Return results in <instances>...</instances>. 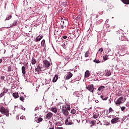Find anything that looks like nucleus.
<instances>
[{
	"label": "nucleus",
	"mask_w": 129,
	"mask_h": 129,
	"mask_svg": "<svg viewBox=\"0 0 129 129\" xmlns=\"http://www.w3.org/2000/svg\"><path fill=\"white\" fill-rule=\"evenodd\" d=\"M0 112L3 114H5L6 116L10 115L9 109L6 108L4 106L0 107Z\"/></svg>",
	"instance_id": "f257e3e1"
},
{
	"label": "nucleus",
	"mask_w": 129,
	"mask_h": 129,
	"mask_svg": "<svg viewBox=\"0 0 129 129\" xmlns=\"http://www.w3.org/2000/svg\"><path fill=\"white\" fill-rule=\"evenodd\" d=\"M61 112L62 114H64L65 116H68L69 115V112L67 110V107H62L61 109Z\"/></svg>",
	"instance_id": "f03ea898"
},
{
	"label": "nucleus",
	"mask_w": 129,
	"mask_h": 129,
	"mask_svg": "<svg viewBox=\"0 0 129 129\" xmlns=\"http://www.w3.org/2000/svg\"><path fill=\"white\" fill-rule=\"evenodd\" d=\"M86 89H88L89 91H90V92L93 93V92L94 91V86L92 84L89 85L86 87Z\"/></svg>",
	"instance_id": "7ed1b4c3"
},
{
	"label": "nucleus",
	"mask_w": 129,
	"mask_h": 129,
	"mask_svg": "<svg viewBox=\"0 0 129 129\" xmlns=\"http://www.w3.org/2000/svg\"><path fill=\"white\" fill-rule=\"evenodd\" d=\"M123 100V97H120V98H119L115 103L116 105L117 106L120 105V104L122 103Z\"/></svg>",
	"instance_id": "20e7f679"
},
{
	"label": "nucleus",
	"mask_w": 129,
	"mask_h": 129,
	"mask_svg": "<svg viewBox=\"0 0 129 129\" xmlns=\"http://www.w3.org/2000/svg\"><path fill=\"white\" fill-rule=\"evenodd\" d=\"M65 124L66 125H71L72 124H74L73 122L70 120V118H68L66 120Z\"/></svg>",
	"instance_id": "39448f33"
},
{
	"label": "nucleus",
	"mask_w": 129,
	"mask_h": 129,
	"mask_svg": "<svg viewBox=\"0 0 129 129\" xmlns=\"http://www.w3.org/2000/svg\"><path fill=\"white\" fill-rule=\"evenodd\" d=\"M43 62L44 66L45 67H46V68H48V67H50V66H51V63L49 61L47 60H43Z\"/></svg>",
	"instance_id": "423d86ee"
},
{
	"label": "nucleus",
	"mask_w": 129,
	"mask_h": 129,
	"mask_svg": "<svg viewBox=\"0 0 129 129\" xmlns=\"http://www.w3.org/2000/svg\"><path fill=\"white\" fill-rule=\"evenodd\" d=\"M53 116V113H52L51 112H48L45 117V118L46 119H51V118Z\"/></svg>",
	"instance_id": "0eeeda50"
},
{
	"label": "nucleus",
	"mask_w": 129,
	"mask_h": 129,
	"mask_svg": "<svg viewBox=\"0 0 129 129\" xmlns=\"http://www.w3.org/2000/svg\"><path fill=\"white\" fill-rule=\"evenodd\" d=\"M35 121H36L37 123L41 122V121H43V118L41 117H35Z\"/></svg>",
	"instance_id": "6e6552de"
},
{
	"label": "nucleus",
	"mask_w": 129,
	"mask_h": 129,
	"mask_svg": "<svg viewBox=\"0 0 129 129\" xmlns=\"http://www.w3.org/2000/svg\"><path fill=\"white\" fill-rule=\"evenodd\" d=\"M119 119V118L118 117L114 118L112 120H111V122L112 124L117 123V122H118Z\"/></svg>",
	"instance_id": "1a4fd4ad"
},
{
	"label": "nucleus",
	"mask_w": 129,
	"mask_h": 129,
	"mask_svg": "<svg viewBox=\"0 0 129 129\" xmlns=\"http://www.w3.org/2000/svg\"><path fill=\"white\" fill-rule=\"evenodd\" d=\"M35 70L37 72H42V67L41 66V64H38L37 68L35 69Z\"/></svg>",
	"instance_id": "9d476101"
},
{
	"label": "nucleus",
	"mask_w": 129,
	"mask_h": 129,
	"mask_svg": "<svg viewBox=\"0 0 129 129\" xmlns=\"http://www.w3.org/2000/svg\"><path fill=\"white\" fill-rule=\"evenodd\" d=\"M42 39H43V36H38L35 40V42H40V41H41V40H42Z\"/></svg>",
	"instance_id": "9b49d317"
},
{
	"label": "nucleus",
	"mask_w": 129,
	"mask_h": 129,
	"mask_svg": "<svg viewBox=\"0 0 129 129\" xmlns=\"http://www.w3.org/2000/svg\"><path fill=\"white\" fill-rule=\"evenodd\" d=\"M53 123L55 124V125H56L57 126H61V125H62V123L61 122V121H54Z\"/></svg>",
	"instance_id": "f8f14e48"
},
{
	"label": "nucleus",
	"mask_w": 129,
	"mask_h": 129,
	"mask_svg": "<svg viewBox=\"0 0 129 129\" xmlns=\"http://www.w3.org/2000/svg\"><path fill=\"white\" fill-rule=\"evenodd\" d=\"M50 110L54 112V113H57L58 112V108L56 107H51Z\"/></svg>",
	"instance_id": "ddd939ff"
},
{
	"label": "nucleus",
	"mask_w": 129,
	"mask_h": 129,
	"mask_svg": "<svg viewBox=\"0 0 129 129\" xmlns=\"http://www.w3.org/2000/svg\"><path fill=\"white\" fill-rule=\"evenodd\" d=\"M109 56H111L110 55L105 54L103 56V59L104 60V61H106V60H108V59H110Z\"/></svg>",
	"instance_id": "4468645a"
},
{
	"label": "nucleus",
	"mask_w": 129,
	"mask_h": 129,
	"mask_svg": "<svg viewBox=\"0 0 129 129\" xmlns=\"http://www.w3.org/2000/svg\"><path fill=\"white\" fill-rule=\"evenodd\" d=\"M72 76H73V74L70 72L68 73V75L67 76L66 79H70Z\"/></svg>",
	"instance_id": "2eb2a0df"
},
{
	"label": "nucleus",
	"mask_w": 129,
	"mask_h": 129,
	"mask_svg": "<svg viewBox=\"0 0 129 129\" xmlns=\"http://www.w3.org/2000/svg\"><path fill=\"white\" fill-rule=\"evenodd\" d=\"M99 116V114L98 113L94 112L93 113V118H97Z\"/></svg>",
	"instance_id": "dca6fc26"
},
{
	"label": "nucleus",
	"mask_w": 129,
	"mask_h": 129,
	"mask_svg": "<svg viewBox=\"0 0 129 129\" xmlns=\"http://www.w3.org/2000/svg\"><path fill=\"white\" fill-rule=\"evenodd\" d=\"M37 63V59H36L35 58L32 57L31 59V64L32 65H35Z\"/></svg>",
	"instance_id": "f3484780"
},
{
	"label": "nucleus",
	"mask_w": 129,
	"mask_h": 129,
	"mask_svg": "<svg viewBox=\"0 0 129 129\" xmlns=\"http://www.w3.org/2000/svg\"><path fill=\"white\" fill-rule=\"evenodd\" d=\"M105 88V87L103 86H100L97 90V91H98V92H99L100 91H103V90H104V89Z\"/></svg>",
	"instance_id": "a211bd4d"
},
{
	"label": "nucleus",
	"mask_w": 129,
	"mask_h": 129,
	"mask_svg": "<svg viewBox=\"0 0 129 129\" xmlns=\"http://www.w3.org/2000/svg\"><path fill=\"white\" fill-rule=\"evenodd\" d=\"M90 76V72L89 71H86L85 73V77H86L87 78L89 77Z\"/></svg>",
	"instance_id": "6ab92c4d"
},
{
	"label": "nucleus",
	"mask_w": 129,
	"mask_h": 129,
	"mask_svg": "<svg viewBox=\"0 0 129 129\" xmlns=\"http://www.w3.org/2000/svg\"><path fill=\"white\" fill-rule=\"evenodd\" d=\"M22 71L23 76H25L26 75V68L24 66L22 67Z\"/></svg>",
	"instance_id": "aec40b11"
},
{
	"label": "nucleus",
	"mask_w": 129,
	"mask_h": 129,
	"mask_svg": "<svg viewBox=\"0 0 129 129\" xmlns=\"http://www.w3.org/2000/svg\"><path fill=\"white\" fill-rule=\"evenodd\" d=\"M57 80H58V75H55L53 78L52 82L55 83L57 81Z\"/></svg>",
	"instance_id": "412c9836"
},
{
	"label": "nucleus",
	"mask_w": 129,
	"mask_h": 129,
	"mask_svg": "<svg viewBox=\"0 0 129 129\" xmlns=\"http://www.w3.org/2000/svg\"><path fill=\"white\" fill-rule=\"evenodd\" d=\"M41 47H46V42L45 39H43L41 42Z\"/></svg>",
	"instance_id": "4be33fe9"
},
{
	"label": "nucleus",
	"mask_w": 129,
	"mask_h": 129,
	"mask_svg": "<svg viewBox=\"0 0 129 129\" xmlns=\"http://www.w3.org/2000/svg\"><path fill=\"white\" fill-rule=\"evenodd\" d=\"M17 24H18V20L15 21L14 23H13V24L11 25V28L16 27V26H17Z\"/></svg>",
	"instance_id": "5701e85b"
},
{
	"label": "nucleus",
	"mask_w": 129,
	"mask_h": 129,
	"mask_svg": "<svg viewBox=\"0 0 129 129\" xmlns=\"http://www.w3.org/2000/svg\"><path fill=\"white\" fill-rule=\"evenodd\" d=\"M13 96L14 97V98H18L19 97V93H13Z\"/></svg>",
	"instance_id": "b1692460"
},
{
	"label": "nucleus",
	"mask_w": 129,
	"mask_h": 129,
	"mask_svg": "<svg viewBox=\"0 0 129 129\" xmlns=\"http://www.w3.org/2000/svg\"><path fill=\"white\" fill-rule=\"evenodd\" d=\"M100 97H101V98H102V100H107V98H108V97L104 96L103 95H101Z\"/></svg>",
	"instance_id": "393cba45"
},
{
	"label": "nucleus",
	"mask_w": 129,
	"mask_h": 129,
	"mask_svg": "<svg viewBox=\"0 0 129 129\" xmlns=\"http://www.w3.org/2000/svg\"><path fill=\"white\" fill-rule=\"evenodd\" d=\"M111 75V72L110 71H107L106 73L105 74V76L108 77Z\"/></svg>",
	"instance_id": "a878e982"
},
{
	"label": "nucleus",
	"mask_w": 129,
	"mask_h": 129,
	"mask_svg": "<svg viewBox=\"0 0 129 129\" xmlns=\"http://www.w3.org/2000/svg\"><path fill=\"white\" fill-rule=\"evenodd\" d=\"M106 111H107V114H108V113H110V112H113V109H112V108L110 107L109 108V112H108V110H106Z\"/></svg>",
	"instance_id": "bb28decb"
},
{
	"label": "nucleus",
	"mask_w": 129,
	"mask_h": 129,
	"mask_svg": "<svg viewBox=\"0 0 129 129\" xmlns=\"http://www.w3.org/2000/svg\"><path fill=\"white\" fill-rule=\"evenodd\" d=\"M122 2L125 5H129V0H122Z\"/></svg>",
	"instance_id": "cd10ccee"
},
{
	"label": "nucleus",
	"mask_w": 129,
	"mask_h": 129,
	"mask_svg": "<svg viewBox=\"0 0 129 129\" xmlns=\"http://www.w3.org/2000/svg\"><path fill=\"white\" fill-rule=\"evenodd\" d=\"M80 34H81V31L79 30H77L76 35L78 36V37H79V36H80Z\"/></svg>",
	"instance_id": "c85d7f7f"
},
{
	"label": "nucleus",
	"mask_w": 129,
	"mask_h": 129,
	"mask_svg": "<svg viewBox=\"0 0 129 129\" xmlns=\"http://www.w3.org/2000/svg\"><path fill=\"white\" fill-rule=\"evenodd\" d=\"M94 62H95V63H96L97 64H98V63H100V60H99L97 59H95L94 60Z\"/></svg>",
	"instance_id": "c756f323"
},
{
	"label": "nucleus",
	"mask_w": 129,
	"mask_h": 129,
	"mask_svg": "<svg viewBox=\"0 0 129 129\" xmlns=\"http://www.w3.org/2000/svg\"><path fill=\"white\" fill-rule=\"evenodd\" d=\"M120 107L121 110L123 111V112H124L126 107L125 106H122V107L120 106Z\"/></svg>",
	"instance_id": "7c9ffc66"
},
{
	"label": "nucleus",
	"mask_w": 129,
	"mask_h": 129,
	"mask_svg": "<svg viewBox=\"0 0 129 129\" xmlns=\"http://www.w3.org/2000/svg\"><path fill=\"white\" fill-rule=\"evenodd\" d=\"M4 91L2 92V93L5 95L6 93H7L8 92V90L6 89V88H4Z\"/></svg>",
	"instance_id": "2f4dec72"
},
{
	"label": "nucleus",
	"mask_w": 129,
	"mask_h": 129,
	"mask_svg": "<svg viewBox=\"0 0 129 129\" xmlns=\"http://www.w3.org/2000/svg\"><path fill=\"white\" fill-rule=\"evenodd\" d=\"M12 19L11 15H9L8 17H7L5 19L6 21H9V20H11Z\"/></svg>",
	"instance_id": "473e14b6"
},
{
	"label": "nucleus",
	"mask_w": 129,
	"mask_h": 129,
	"mask_svg": "<svg viewBox=\"0 0 129 129\" xmlns=\"http://www.w3.org/2000/svg\"><path fill=\"white\" fill-rule=\"evenodd\" d=\"M71 113H72L73 114H75L76 113V110L72 109L71 110Z\"/></svg>",
	"instance_id": "72a5a7b5"
},
{
	"label": "nucleus",
	"mask_w": 129,
	"mask_h": 129,
	"mask_svg": "<svg viewBox=\"0 0 129 129\" xmlns=\"http://www.w3.org/2000/svg\"><path fill=\"white\" fill-rule=\"evenodd\" d=\"M12 71V67L11 66L8 67V72H11Z\"/></svg>",
	"instance_id": "f704fd0d"
},
{
	"label": "nucleus",
	"mask_w": 129,
	"mask_h": 129,
	"mask_svg": "<svg viewBox=\"0 0 129 129\" xmlns=\"http://www.w3.org/2000/svg\"><path fill=\"white\" fill-rule=\"evenodd\" d=\"M88 55H89V51H87L85 53V57H88V56H89Z\"/></svg>",
	"instance_id": "c9c22d12"
},
{
	"label": "nucleus",
	"mask_w": 129,
	"mask_h": 129,
	"mask_svg": "<svg viewBox=\"0 0 129 129\" xmlns=\"http://www.w3.org/2000/svg\"><path fill=\"white\" fill-rule=\"evenodd\" d=\"M90 123H91V124H92V125H91V126H93V125H95V121L92 120V121H91L90 122Z\"/></svg>",
	"instance_id": "e433bc0d"
},
{
	"label": "nucleus",
	"mask_w": 129,
	"mask_h": 129,
	"mask_svg": "<svg viewBox=\"0 0 129 129\" xmlns=\"http://www.w3.org/2000/svg\"><path fill=\"white\" fill-rule=\"evenodd\" d=\"M103 51V48L102 47L100 48L98 51L100 52V53H102V51Z\"/></svg>",
	"instance_id": "4c0bfd02"
},
{
	"label": "nucleus",
	"mask_w": 129,
	"mask_h": 129,
	"mask_svg": "<svg viewBox=\"0 0 129 129\" xmlns=\"http://www.w3.org/2000/svg\"><path fill=\"white\" fill-rule=\"evenodd\" d=\"M59 28H60V29H64V25L60 24Z\"/></svg>",
	"instance_id": "58836bf2"
},
{
	"label": "nucleus",
	"mask_w": 129,
	"mask_h": 129,
	"mask_svg": "<svg viewBox=\"0 0 129 129\" xmlns=\"http://www.w3.org/2000/svg\"><path fill=\"white\" fill-rule=\"evenodd\" d=\"M20 100H21V101H24V100H25V98H24V97H20Z\"/></svg>",
	"instance_id": "ea45409f"
},
{
	"label": "nucleus",
	"mask_w": 129,
	"mask_h": 129,
	"mask_svg": "<svg viewBox=\"0 0 129 129\" xmlns=\"http://www.w3.org/2000/svg\"><path fill=\"white\" fill-rule=\"evenodd\" d=\"M124 39H125V37H124V36L122 35L121 36V41H123V40H124Z\"/></svg>",
	"instance_id": "a19ab883"
},
{
	"label": "nucleus",
	"mask_w": 129,
	"mask_h": 129,
	"mask_svg": "<svg viewBox=\"0 0 129 129\" xmlns=\"http://www.w3.org/2000/svg\"><path fill=\"white\" fill-rule=\"evenodd\" d=\"M86 122H87V119H85V120H82V123H86Z\"/></svg>",
	"instance_id": "79ce46f5"
},
{
	"label": "nucleus",
	"mask_w": 129,
	"mask_h": 129,
	"mask_svg": "<svg viewBox=\"0 0 129 129\" xmlns=\"http://www.w3.org/2000/svg\"><path fill=\"white\" fill-rule=\"evenodd\" d=\"M28 63L27 61L24 62V66H26V67H28Z\"/></svg>",
	"instance_id": "37998d69"
},
{
	"label": "nucleus",
	"mask_w": 129,
	"mask_h": 129,
	"mask_svg": "<svg viewBox=\"0 0 129 129\" xmlns=\"http://www.w3.org/2000/svg\"><path fill=\"white\" fill-rule=\"evenodd\" d=\"M3 96H5V95L3 93H1L0 94V98H2V97H3Z\"/></svg>",
	"instance_id": "c03bdc74"
},
{
	"label": "nucleus",
	"mask_w": 129,
	"mask_h": 129,
	"mask_svg": "<svg viewBox=\"0 0 129 129\" xmlns=\"http://www.w3.org/2000/svg\"><path fill=\"white\" fill-rule=\"evenodd\" d=\"M55 129H64L62 127H55Z\"/></svg>",
	"instance_id": "a18cd8bd"
},
{
	"label": "nucleus",
	"mask_w": 129,
	"mask_h": 129,
	"mask_svg": "<svg viewBox=\"0 0 129 129\" xmlns=\"http://www.w3.org/2000/svg\"><path fill=\"white\" fill-rule=\"evenodd\" d=\"M66 60H67V61H69L70 60V58L69 57V56H67L66 57Z\"/></svg>",
	"instance_id": "49530a36"
},
{
	"label": "nucleus",
	"mask_w": 129,
	"mask_h": 129,
	"mask_svg": "<svg viewBox=\"0 0 129 129\" xmlns=\"http://www.w3.org/2000/svg\"><path fill=\"white\" fill-rule=\"evenodd\" d=\"M70 109H71V108H70V106H68V107L67 108V110H70Z\"/></svg>",
	"instance_id": "de8ad7c7"
},
{
	"label": "nucleus",
	"mask_w": 129,
	"mask_h": 129,
	"mask_svg": "<svg viewBox=\"0 0 129 129\" xmlns=\"http://www.w3.org/2000/svg\"><path fill=\"white\" fill-rule=\"evenodd\" d=\"M1 79L2 80H5V76H2V77H1Z\"/></svg>",
	"instance_id": "09e8293b"
},
{
	"label": "nucleus",
	"mask_w": 129,
	"mask_h": 129,
	"mask_svg": "<svg viewBox=\"0 0 129 129\" xmlns=\"http://www.w3.org/2000/svg\"><path fill=\"white\" fill-rule=\"evenodd\" d=\"M25 118V117L24 116H22L20 117V119H24Z\"/></svg>",
	"instance_id": "8fccbe9b"
},
{
	"label": "nucleus",
	"mask_w": 129,
	"mask_h": 129,
	"mask_svg": "<svg viewBox=\"0 0 129 129\" xmlns=\"http://www.w3.org/2000/svg\"><path fill=\"white\" fill-rule=\"evenodd\" d=\"M64 21H61L60 24H61V25H64Z\"/></svg>",
	"instance_id": "3c124183"
},
{
	"label": "nucleus",
	"mask_w": 129,
	"mask_h": 129,
	"mask_svg": "<svg viewBox=\"0 0 129 129\" xmlns=\"http://www.w3.org/2000/svg\"><path fill=\"white\" fill-rule=\"evenodd\" d=\"M62 38L63 39H66L67 38V36H62Z\"/></svg>",
	"instance_id": "603ef678"
},
{
	"label": "nucleus",
	"mask_w": 129,
	"mask_h": 129,
	"mask_svg": "<svg viewBox=\"0 0 129 129\" xmlns=\"http://www.w3.org/2000/svg\"><path fill=\"white\" fill-rule=\"evenodd\" d=\"M2 62H3V59H0V64H1V63H2Z\"/></svg>",
	"instance_id": "864d4df0"
},
{
	"label": "nucleus",
	"mask_w": 129,
	"mask_h": 129,
	"mask_svg": "<svg viewBox=\"0 0 129 129\" xmlns=\"http://www.w3.org/2000/svg\"><path fill=\"white\" fill-rule=\"evenodd\" d=\"M22 109H23V110H26V108H25L24 107H22Z\"/></svg>",
	"instance_id": "5fc2aeb1"
},
{
	"label": "nucleus",
	"mask_w": 129,
	"mask_h": 129,
	"mask_svg": "<svg viewBox=\"0 0 129 129\" xmlns=\"http://www.w3.org/2000/svg\"><path fill=\"white\" fill-rule=\"evenodd\" d=\"M109 103H111V101H110V100H109Z\"/></svg>",
	"instance_id": "6e6d98bb"
},
{
	"label": "nucleus",
	"mask_w": 129,
	"mask_h": 129,
	"mask_svg": "<svg viewBox=\"0 0 129 129\" xmlns=\"http://www.w3.org/2000/svg\"><path fill=\"white\" fill-rule=\"evenodd\" d=\"M100 22H101V23H102V22H103V20H100Z\"/></svg>",
	"instance_id": "4d7b16f0"
},
{
	"label": "nucleus",
	"mask_w": 129,
	"mask_h": 129,
	"mask_svg": "<svg viewBox=\"0 0 129 129\" xmlns=\"http://www.w3.org/2000/svg\"><path fill=\"white\" fill-rule=\"evenodd\" d=\"M78 25H79V24L80 25V21H78Z\"/></svg>",
	"instance_id": "13d9d810"
},
{
	"label": "nucleus",
	"mask_w": 129,
	"mask_h": 129,
	"mask_svg": "<svg viewBox=\"0 0 129 129\" xmlns=\"http://www.w3.org/2000/svg\"><path fill=\"white\" fill-rule=\"evenodd\" d=\"M0 117H2V115L0 114Z\"/></svg>",
	"instance_id": "bf43d9fd"
},
{
	"label": "nucleus",
	"mask_w": 129,
	"mask_h": 129,
	"mask_svg": "<svg viewBox=\"0 0 129 129\" xmlns=\"http://www.w3.org/2000/svg\"><path fill=\"white\" fill-rule=\"evenodd\" d=\"M2 87V85H0V87Z\"/></svg>",
	"instance_id": "052dcab7"
},
{
	"label": "nucleus",
	"mask_w": 129,
	"mask_h": 129,
	"mask_svg": "<svg viewBox=\"0 0 129 129\" xmlns=\"http://www.w3.org/2000/svg\"><path fill=\"white\" fill-rule=\"evenodd\" d=\"M108 27H109V25H108Z\"/></svg>",
	"instance_id": "680f3d73"
},
{
	"label": "nucleus",
	"mask_w": 129,
	"mask_h": 129,
	"mask_svg": "<svg viewBox=\"0 0 129 129\" xmlns=\"http://www.w3.org/2000/svg\"><path fill=\"white\" fill-rule=\"evenodd\" d=\"M124 101H125V99H124Z\"/></svg>",
	"instance_id": "e2e57ef3"
}]
</instances>
